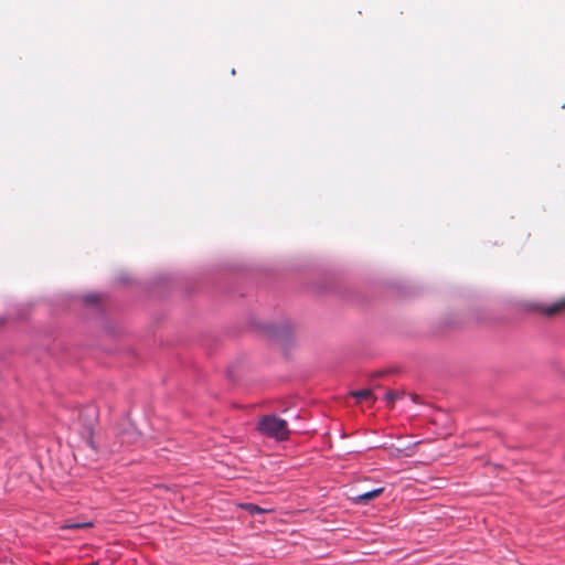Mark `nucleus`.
I'll list each match as a JSON object with an SVG mask.
<instances>
[{
	"instance_id": "f257e3e1",
	"label": "nucleus",
	"mask_w": 565,
	"mask_h": 565,
	"mask_svg": "<svg viewBox=\"0 0 565 565\" xmlns=\"http://www.w3.org/2000/svg\"><path fill=\"white\" fill-rule=\"evenodd\" d=\"M258 429L266 436L277 440L288 439L290 431L286 420L274 416H264L258 423Z\"/></svg>"
},
{
	"instance_id": "f03ea898",
	"label": "nucleus",
	"mask_w": 565,
	"mask_h": 565,
	"mask_svg": "<svg viewBox=\"0 0 565 565\" xmlns=\"http://www.w3.org/2000/svg\"><path fill=\"white\" fill-rule=\"evenodd\" d=\"M530 308L533 312L545 318H555L562 316L565 313V295L552 302H532Z\"/></svg>"
},
{
	"instance_id": "7ed1b4c3",
	"label": "nucleus",
	"mask_w": 565,
	"mask_h": 565,
	"mask_svg": "<svg viewBox=\"0 0 565 565\" xmlns=\"http://www.w3.org/2000/svg\"><path fill=\"white\" fill-rule=\"evenodd\" d=\"M96 419L97 412L95 407L87 406L79 412L78 420L83 424V434L86 435L87 437H90Z\"/></svg>"
},
{
	"instance_id": "20e7f679",
	"label": "nucleus",
	"mask_w": 565,
	"mask_h": 565,
	"mask_svg": "<svg viewBox=\"0 0 565 565\" xmlns=\"http://www.w3.org/2000/svg\"><path fill=\"white\" fill-rule=\"evenodd\" d=\"M295 332L294 324L289 322H282L280 324L274 326L271 329L273 338L279 341H287Z\"/></svg>"
},
{
	"instance_id": "39448f33",
	"label": "nucleus",
	"mask_w": 565,
	"mask_h": 565,
	"mask_svg": "<svg viewBox=\"0 0 565 565\" xmlns=\"http://www.w3.org/2000/svg\"><path fill=\"white\" fill-rule=\"evenodd\" d=\"M383 491H384V488H376L374 490L361 493L355 498V501L359 503H367V502L372 501L373 499L380 497L383 493Z\"/></svg>"
},
{
	"instance_id": "423d86ee",
	"label": "nucleus",
	"mask_w": 565,
	"mask_h": 565,
	"mask_svg": "<svg viewBox=\"0 0 565 565\" xmlns=\"http://www.w3.org/2000/svg\"><path fill=\"white\" fill-rule=\"evenodd\" d=\"M351 395L356 398L358 402L362 401H374L373 393L371 390L364 388L360 391L352 392Z\"/></svg>"
},
{
	"instance_id": "0eeeda50",
	"label": "nucleus",
	"mask_w": 565,
	"mask_h": 565,
	"mask_svg": "<svg viewBox=\"0 0 565 565\" xmlns=\"http://www.w3.org/2000/svg\"><path fill=\"white\" fill-rule=\"evenodd\" d=\"M244 508L250 513V514H259V513H264L266 512L265 509L256 505V504H253V503H247L244 505Z\"/></svg>"
},
{
	"instance_id": "6e6552de",
	"label": "nucleus",
	"mask_w": 565,
	"mask_h": 565,
	"mask_svg": "<svg viewBox=\"0 0 565 565\" xmlns=\"http://www.w3.org/2000/svg\"><path fill=\"white\" fill-rule=\"evenodd\" d=\"M402 396V393L390 391L386 393L387 404L392 407L393 403Z\"/></svg>"
},
{
	"instance_id": "1a4fd4ad",
	"label": "nucleus",
	"mask_w": 565,
	"mask_h": 565,
	"mask_svg": "<svg viewBox=\"0 0 565 565\" xmlns=\"http://www.w3.org/2000/svg\"><path fill=\"white\" fill-rule=\"evenodd\" d=\"M93 524L90 522H86V523H68V524H65L63 526V529H68V530H77V529H83V527H90Z\"/></svg>"
}]
</instances>
